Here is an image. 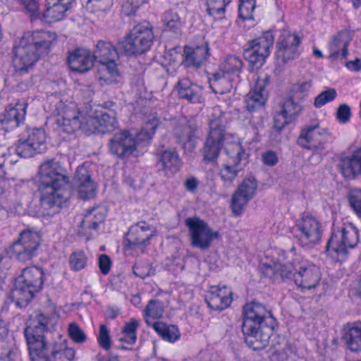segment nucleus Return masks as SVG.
Masks as SVG:
<instances>
[{
    "label": "nucleus",
    "instance_id": "nucleus-10",
    "mask_svg": "<svg viewBox=\"0 0 361 361\" xmlns=\"http://www.w3.org/2000/svg\"><path fill=\"white\" fill-rule=\"evenodd\" d=\"M332 139L331 133L324 128H321L319 123L315 121L305 125L300 130L297 143L301 147L310 150L313 154H319V161L322 154H326L327 144Z\"/></svg>",
    "mask_w": 361,
    "mask_h": 361
},
{
    "label": "nucleus",
    "instance_id": "nucleus-31",
    "mask_svg": "<svg viewBox=\"0 0 361 361\" xmlns=\"http://www.w3.org/2000/svg\"><path fill=\"white\" fill-rule=\"evenodd\" d=\"M183 52L182 65L185 68H199L209 56V47L207 44L195 48L185 47Z\"/></svg>",
    "mask_w": 361,
    "mask_h": 361
},
{
    "label": "nucleus",
    "instance_id": "nucleus-9",
    "mask_svg": "<svg viewBox=\"0 0 361 361\" xmlns=\"http://www.w3.org/2000/svg\"><path fill=\"white\" fill-rule=\"evenodd\" d=\"M153 30L149 21L137 23L120 44V48L128 56H137L148 51L154 40Z\"/></svg>",
    "mask_w": 361,
    "mask_h": 361
},
{
    "label": "nucleus",
    "instance_id": "nucleus-43",
    "mask_svg": "<svg viewBox=\"0 0 361 361\" xmlns=\"http://www.w3.org/2000/svg\"><path fill=\"white\" fill-rule=\"evenodd\" d=\"M164 312V304L161 301L159 300H150L147 305H146L143 314L145 318V322L148 326L150 325V323L148 320V317H152L153 319H159L163 316V313Z\"/></svg>",
    "mask_w": 361,
    "mask_h": 361
},
{
    "label": "nucleus",
    "instance_id": "nucleus-55",
    "mask_svg": "<svg viewBox=\"0 0 361 361\" xmlns=\"http://www.w3.org/2000/svg\"><path fill=\"white\" fill-rule=\"evenodd\" d=\"M294 274L293 259L290 264H277V276L279 275L282 279H290L293 278Z\"/></svg>",
    "mask_w": 361,
    "mask_h": 361
},
{
    "label": "nucleus",
    "instance_id": "nucleus-2",
    "mask_svg": "<svg viewBox=\"0 0 361 361\" xmlns=\"http://www.w3.org/2000/svg\"><path fill=\"white\" fill-rule=\"evenodd\" d=\"M66 171L55 159H47L39 169V186L41 205L44 215L51 216L59 212L66 201L62 189L68 185Z\"/></svg>",
    "mask_w": 361,
    "mask_h": 361
},
{
    "label": "nucleus",
    "instance_id": "nucleus-56",
    "mask_svg": "<svg viewBox=\"0 0 361 361\" xmlns=\"http://www.w3.org/2000/svg\"><path fill=\"white\" fill-rule=\"evenodd\" d=\"M19 1L32 16H39L38 0H19Z\"/></svg>",
    "mask_w": 361,
    "mask_h": 361
},
{
    "label": "nucleus",
    "instance_id": "nucleus-61",
    "mask_svg": "<svg viewBox=\"0 0 361 361\" xmlns=\"http://www.w3.org/2000/svg\"><path fill=\"white\" fill-rule=\"evenodd\" d=\"M12 354V350L10 346H8L7 342L4 340H0V360H7L8 361L11 360V355Z\"/></svg>",
    "mask_w": 361,
    "mask_h": 361
},
{
    "label": "nucleus",
    "instance_id": "nucleus-4",
    "mask_svg": "<svg viewBox=\"0 0 361 361\" xmlns=\"http://www.w3.org/2000/svg\"><path fill=\"white\" fill-rule=\"evenodd\" d=\"M55 39V35L50 32H25L13 50L16 71L20 75L28 73L41 56L48 54Z\"/></svg>",
    "mask_w": 361,
    "mask_h": 361
},
{
    "label": "nucleus",
    "instance_id": "nucleus-21",
    "mask_svg": "<svg viewBox=\"0 0 361 361\" xmlns=\"http://www.w3.org/2000/svg\"><path fill=\"white\" fill-rule=\"evenodd\" d=\"M199 126L194 120L179 123L173 130L177 142L189 151L194 149L199 137Z\"/></svg>",
    "mask_w": 361,
    "mask_h": 361
},
{
    "label": "nucleus",
    "instance_id": "nucleus-5",
    "mask_svg": "<svg viewBox=\"0 0 361 361\" xmlns=\"http://www.w3.org/2000/svg\"><path fill=\"white\" fill-rule=\"evenodd\" d=\"M159 123V119L155 116L148 120L136 136L126 130L116 133L109 141L108 147L110 154L121 159L128 158L135 152L138 145L149 144Z\"/></svg>",
    "mask_w": 361,
    "mask_h": 361
},
{
    "label": "nucleus",
    "instance_id": "nucleus-34",
    "mask_svg": "<svg viewBox=\"0 0 361 361\" xmlns=\"http://www.w3.org/2000/svg\"><path fill=\"white\" fill-rule=\"evenodd\" d=\"M209 87L215 94H224L230 92L233 88V78L224 73H217L209 79Z\"/></svg>",
    "mask_w": 361,
    "mask_h": 361
},
{
    "label": "nucleus",
    "instance_id": "nucleus-30",
    "mask_svg": "<svg viewBox=\"0 0 361 361\" xmlns=\"http://www.w3.org/2000/svg\"><path fill=\"white\" fill-rule=\"evenodd\" d=\"M159 166L160 171L164 176H173L180 168L181 160L175 149H165L158 154Z\"/></svg>",
    "mask_w": 361,
    "mask_h": 361
},
{
    "label": "nucleus",
    "instance_id": "nucleus-62",
    "mask_svg": "<svg viewBox=\"0 0 361 361\" xmlns=\"http://www.w3.org/2000/svg\"><path fill=\"white\" fill-rule=\"evenodd\" d=\"M261 272L265 276L270 279L277 276V264L274 266L264 264L261 267Z\"/></svg>",
    "mask_w": 361,
    "mask_h": 361
},
{
    "label": "nucleus",
    "instance_id": "nucleus-17",
    "mask_svg": "<svg viewBox=\"0 0 361 361\" xmlns=\"http://www.w3.org/2000/svg\"><path fill=\"white\" fill-rule=\"evenodd\" d=\"M293 279L298 287L310 290L318 285L321 279V272L317 266L300 255L293 258Z\"/></svg>",
    "mask_w": 361,
    "mask_h": 361
},
{
    "label": "nucleus",
    "instance_id": "nucleus-37",
    "mask_svg": "<svg viewBox=\"0 0 361 361\" xmlns=\"http://www.w3.org/2000/svg\"><path fill=\"white\" fill-rule=\"evenodd\" d=\"M97 70V78L106 84H112L117 82L116 78L119 76L116 62L99 63Z\"/></svg>",
    "mask_w": 361,
    "mask_h": 361
},
{
    "label": "nucleus",
    "instance_id": "nucleus-44",
    "mask_svg": "<svg viewBox=\"0 0 361 361\" xmlns=\"http://www.w3.org/2000/svg\"><path fill=\"white\" fill-rule=\"evenodd\" d=\"M302 109V106L300 103L295 102L293 97L286 99L280 104V110L289 118V120L293 121L298 116Z\"/></svg>",
    "mask_w": 361,
    "mask_h": 361
},
{
    "label": "nucleus",
    "instance_id": "nucleus-57",
    "mask_svg": "<svg viewBox=\"0 0 361 361\" xmlns=\"http://www.w3.org/2000/svg\"><path fill=\"white\" fill-rule=\"evenodd\" d=\"M98 264L99 269L103 274L106 275L109 274L111 269V260L108 255L105 254L101 255L99 257Z\"/></svg>",
    "mask_w": 361,
    "mask_h": 361
},
{
    "label": "nucleus",
    "instance_id": "nucleus-8",
    "mask_svg": "<svg viewBox=\"0 0 361 361\" xmlns=\"http://www.w3.org/2000/svg\"><path fill=\"white\" fill-rule=\"evenodd\" d=\"M227 120L225 113H214L209 122V133L202 149L203 161L215 164L224 146Z\"/></svg>",
    "mask_w": 361,
    "mask_h": 361
},
{
    "label": "nucleus",
    "instance_id": "nucleus-49",
    "mask_svg": "<svg viewBox=\"0 0 361 361\" xmlns=\"http://www.w3.org/2000/svg\"><path fill=\"white\" fill-rule=\"evenodd\" d=\"M336 96V90L334 88H329L322 92L315 97L314 105L317 108H320L325 105L326 103L334 100Z\"/></svg>",
    "mask_w": 361,
    "mask_h": 361
},
{
    "label": "nucleus",
    "instance_id": "nucleus-20",
    "mask_svg": "<svg viewBox=\"0 0 361 361\" xmlns=\"http://www.w3.org/2000/svg\"><path fill=\"white\" fill-rule=\"evenodd\" d=\"M300 44V39L296 34L283 31L276 43V59L281 61L283 63L295 59L300 54L298 51Z\"/></svg>",
    "mask_w": 361,
    "mask_h": 361
},
{
    "label": "nucleus",
    "instance_id": "nucleus-48",
    "mask_svg": "<svg viewBox=\"0 0 361 361\" xmlns=\"http://www.w3.org/2000/svg\"><path fill=\"white\" fill-rule=\"evenodd\" d=\"M69 264L72 270L80 271L87 264V257L82 251L74 252L69 258Z\"/></svg>",
    "mask_w": 361,
    "mask_h": 361
},
{
    "label": "nucleus",
    "instance_id": "nucleus-53",
    "mask_svg": "<svg viewBox=\"0 0 361 361\" xmlns=\"http://www.w3.org/2000/svg\"><path fill=\"white\" fill-rule=\"evenodd\" d=\"M97 341L99 345L104 350H108L111 348V338L109 336V331L105 324H101L99 326V335Z\"/></svg>",
    "mask_w": 361,
    "mask_h": 361
},
{
    "label": "nucleus",
    "instance_id": "nucleus-24",
    "mask_svg": "<svg viewBox=\"0 0 361 361\" xmlns=\"http://www.w3.org/2000/svg\"><path fill=\"white\" fill-rule=\"evenodd\" d=\"M91 176V171L88 166L82 165L78 167L74 176L73 184L81 199H89L94 195L96 185Z\"/></svg>",
    "mask_w": 361,
    "mask_h": 361
},
{
    "label": "nucleus",
    "instance_id": "nucleus-50",
    "mask_svg": "<svg viewBox=\"0 0 361 361\" xmlns=\"http://www.w3.org/2000/svg\"><path fill=\"white\" fill-rule=\"evenodd\" d=\"M348 200L355 213L361 218V190H352L349 193Z\"/></svg>",
    "mask_w": 361,
    "mask_h": 361
},
{
    "label": "nucleus",
    "instance_id": "nucleus-7",
    "mask_svg": "<svg viewBox=\"0 0 361 361\" xmlns=\"http://www.w3.org/2000/svg\"><path fill=\"white\" fill-rule=\"evenodd\" d=\"M49 318L42 314L32 320L25 329L31 361H54L48 354L44 332L48 329Z\"/></svg>",
    "mask_w": 361,
    "mask_h": 361
},
{
    "label": "nucleus",
    "instance_id": "nucleus-29",
    "mask_svg": "<svg viewBox=\"0 0 361 361\" xmlns=\"http://www.w3.org/2000/svg\"><path fill=\"white\" fill-rule=\"evenodd\" d=\"M231 294V291L226 286L213 287L205 296V301L210 309L221 311L231 305L232 302Z\"/></svg>",
    "mask_w": 361,
    "mask_h": 361
},
{
    "label": "nucleus",
    "instance_id": "nucleus-23",
    "mask_svg": "<svg viewBox=\"0 0 361 361\" xmlns=\"http://www.w3.org/2000/svg\"><path fill=\"white\" fill-rule=\"evenodd\" d=\"M27 104L17 103L15 106L8 105L0 114V123L3 129L9 131L23 123L27 113Z\"/></svg>",
    "mask_w": 361,
    "mask_h": 361
},
{
    "label": "nucleus",
    "instance_id": "nucleus-25",
    "mask_svg": "<svg viewBox=\"0 0 361 361\" xmlns=\"http://www.w3.org/2000/svg\"><path fill=\"white\" fill-rule=\"evenodd\" d=\"M337 169L347 180L355 179L361 176V147L351 155L341 156L338 159Z\"/></svg>",
    "mask_w": 361,
    "mask_h": 361
},
{
    "label": "nucleus",
    "instance_id": "nucleus-58",
    "mask_svg": "<svg viewBox=\"0 0 361 361\" xmlns=\"http://www.w3.org/2000/svg\"><path fill=\"white\" fill-rule=\"evenodd\" d=\"M269 83H270V76L267 74H265V75H262V77L258 78L254 88H255V90H258L259 92H262L263 93L268 94V91L267 90V87L269 85Z\"/></svg>",
    "mask_w": 361,
    "mask_h": 361
},
{
    "label": "nucleus",
    "instance_id": "nucleus-47",
    "mask_svg": "<svg viewBox=\"0 0 361 361\" xmlns=\"http://www.w3.org/2000/svg\"><path fill=\"white\" fill-rule=\"evenodd\" d=\"M238 13L239 16L243 19H252V13L256 7V1L252 0H239Z\"/></svg>",
    "mask_w": 361,
    "mask_h": 361
},
{
    "label": "nucleus",
    "instance_id": "nucleus-28",
    "mask_svg": "<svg viewBox=\"0 0 361 361\" xmlns=\"http://www.w3.org/2000/svg\"><path fill=\"white\" fill-rule=\"evenodd\" d=\"M73 0H45L43 20L49 23L59 21L65 17Z\"/></svg>",
    "mask_w": 361,
    "mask_h": 361
},
{
    "label": "nucleus",
    "instance_id": "nucleus-14",
    "mask_svg": "<svg viewBox=\"0 0 361 361\" xmlns=\"http://www.w3.org/2000/svg\"><path fill=\"white\" fill-rule=\"evenodd\" d=\"M274 42L273 33L267 31L261 37L247 42V47L244 49L243 56L249 63L252 71L259 69L264 63Z\"/></svg>",
    "mask_w": 361,
    "mask_h": 361
},
{
    "label": "nucleus",
    "instance_id": "nucleus-16",
    "mask_svg": "<svg viewBox=\"0 0 361 361\" xmlns=\"http://www.w3.org/2000/svg\"><path fill=\"white\" fill-rule=\"evenodd\" d=\"M185 224L188 228L190 244L193 247L207 250L212 241L220 237L219 231L212 230L204 220L197 216L187 218Z\"/></svg>",
    "mask_w": 361,
    "mask_h": 361
},
{
    "label": "nucleus",
    "instance_id": "nucleus-54",
    "mask_svg": "<svg viewBox=\"0 0 361 361\" xmlns=\"http://www.w3.org/2000/svg\"><path fill=\"white\" fill-rule=\"evenodd\" d=\"M292 122V120H289V118L279 110L274 117V128L278 133H281L287 125Z\"/></svg>",
    "mask_w": 361,
    "mask_h": 361
},
{
    "label": "nucleus",
    "instance_id": "nucleus-13",
    "mask_svg": "<svg viewBox=\"0 0 361 361\" xmlns=\"http://www.w3.org/2000/svg\"><path fill=\"white\" fill-rule=\"evenodd\" d=\"M291 233L302 247L310 248L320 242L323 229L316 217L304 214L292 227Z\"/></svg>",
    "mask_w": 361,
    "mask_h": 361
},
{
    "label": "nucleus",
    "instance_id": "nucleus-52",
    "mask_svg": "<svg viewBox=\"0 0 361 361\" xmlns=\"http://www.w3.org/2000/svg\"><path fill=\"white\" fill-rule=\"evenodd\" d=\"M351 108L346 104H341L336 111V118L341 124L348 123L351 118Z\"/></svg>",
    "mask_w": 361,
    "mask_h": 361
},
{
    "label": "nucleus",
    "instance_id": "nucleus-42",
    "mask_svg": "<svg viewBox=\"0 0 361 361\" xmlns=\"http://www.w3.org/2000/svg\"><path fill=\"white\" fill-rule=\"evenodd\" d=\"M75 355V350L67 346V341L66 339L60 343H55L51 351V358H53L54 361H56L57 359H61L62 357L66 358L68 361H72Z\"/></svg>",
    "mask_w": 361,
    "mask_h": 361
},
{
    "label": "nucleus",
    "instance_id": "nucleus-26",
    "mask_svg": "<svg viewBox=\"0 0 361 361\" xmlns=\"http://www.w3.org/2000/svg\"><path fill=\"white\" fill-rule=\"evenodd\" d=\"M67 63L73 71L83 73L92 68L94 57L90 50L76 48L69 52Z\"/></svg>",
    "mask_w": 361,
    "mask_h": 361
},
{
    "label": "nucleus",
    "instance_id": "nucleus-32",
    "mask_svg": "<svg viewBox=\"0 0 361 361\" xmlns=\"http://www.w3.org/2000/svg\"><path fill=\"white\" fill-rule=\"evenodd\" d=\"M92 56L94 61L99 63L116 62L118 52L111 42L100 40L96 44Z\"/></svg>",
    "mask_w": 361,
    "mask_h": 361
},
{
    "label": "nucleus",
    "instance_id": "nucleus-59",
    "mask_svg": "<svg viewBox=\"0 0 361 361\" xmlns=\"http://www.w3.org/2000/svg\"><path fill=\"white\" fill-rule=\"evenodd\" d=\"M139 326V321L135 319H131L128 323H126L122 329V333L130 334V336L137 335V329Z\"/></svg>",
    "mask_w": 361,
    "mask_h": 361
},
{
    "label": "nucleus",
    "instance_id": "nucleus-1",
    "mask_svg": "<svg viewBox=\"0 0 361 361\" xmlns=\"http://www.w3.org/2000/svg\"><path fill=\"white\" fill-rule=\"evenodd\" d=\"M54 106L53 114L56 116L55 122L60 130L66 133L71 134L77 130H81L88 135L106 133L114 130L118 126L114 111L93 116L79 111L73 104L66 106L61 101L57 102Z\"/></svg>",
    "mask_w": 361,
    "mask_h": 361
},
{
    "label": "nucleus",
    "instance_id": "nucleus-36",
    "mask_svg": "<svg viewBox=\"0 0 361 361\" xmlns=\"http://www.w3.org/2000/svg\"><path fill=\"white\" fill-rule=\"evenodd\" d=\"M154 331L165 341L173 343L180 336L178 327L175 325H167L163 322L152 324Z\"/></svg>",
    "mask_w": 361,
    "mask_h": 361
},
{
    "label": "nucleus",
    "instance_id": "nucleus-33",
    "mask_svg": "<svg viewBox=\"0 0 361 361\" xmlns=\"http://www.w3.org/2000/svg\"><path fill=\"white\" fill-rule=\"evenodd\" d=\"M348 33L345 31L338 32L336 35L334 36L329 44V57L331 59H336L339 56H341L342 58L345 59L348 55Z\"/></svg>",
    "mask_w": 361,
    "mask_h": 361
},
{
    "label": "nucleus",
    "instance_id": "nucleus-3",
    "mask_svg": "<svg viewBox=\"0 0 361 361\" xmlns=\"http://www.w3.org/2000/svg\"><path fill=\"white\" fill-rule=\"evenodd\" d=\"M242 331L245 342L254 350H262L269 343L276 321L262 303L256 301L243 307Z\"/></svg>",
    "mask_w": 361,
    "mask_h": 361
},
{
    "label": "nucleus",
    "instance_id": "nucleus-64",
    "mask_svg": "<svg viewBox=\"0 0 361 361\" xmlns=\"http://www.w3.org/2000/svg\"><path fill=\"white\" fill-rule=\"evenodd\" d=\"M198 181L195 177L188 178L185 182V186L188 191L194 192L197 190Z\"/></svg>",
    "mask_w": 361,
    "mask_h": 361
},
{
    "label": "nucleus",
    "instance_id": "nucleus-46",
    "mask_svg": "<svg viewBox=\"0 0 361 361\" xmlns=\"http://www.w3.org/2000/svg\"><path fill=\"white\" fill-rule=\"evenodd\" d=\"M133 271L135 276L142 279L154 274L152 264L147 260L137 262L133 267Z\"/></svg>",
    "mask_w": 361,
    "mask_h": 361
},
{
    "label": "nucleus",
    "instance_id": "nucleus-18",
    "mask_svg": "<svg viewBox=\"0 0 361 361\" xmlns=\"http://www.w3.org/2000/svg\"><path fill=\"white\" fill-rule=\"evenodd\" d=\"M225 150L229 160L227 164L223 165L219 173L224 183L223 186L228 189L233 185L234 180L238 175L240 170L239 165L240 161L245 158V152L240 143L230 144Z\"/></svg>",
    "mask_w": 361,
    "mask_h": 361
},
{
    "label": "nucleus",
    "instance_id": "nucleus-38",
    "mask_svg": "<svg viewBox=\"0 0 361 361\" xmlns=\"http://www.w3.org/2000/svg\"><path fill=\"white\" fill-rule=\"evenodd\" d=\"M106 212L103 207H93L90 209L85 217L83 224L92 230H97L99 224L102 223L105 219Z\"/></svg>",
    "mask_w": 361,
    "mask_h": 361
},
{
    "label": "nucleus",
    "instance_id": "nucleus-60",
    "mask_svg": "<svg viewBox=\"0 0 361 361\" xmlns=\"http://www.w3.org/2000/svg\"><path fill=\"white\" fill-rule=\"evenodd\" d=\"M87 2H93V6L102 11H109L113 5V0H87Z\"/></svg>",
    "mask_w": 361,
    "mask_h": 361
},
{
    "label": "nucleus",
    "instance_id": "nucleus-22",
    "mask_svg": "<svg viewBox=\"0 0 361 361\" xmlns=\"http://www.w3.org/2000/svg\"><path fill=\"white\" fill-rule=\"evenodd\" d=\"M257 187L254 178L245 179L233 194L231 200L233 212L235 215L241 214L244 207L253 197Z\"/></svg>",
    "mask_w": 361,
    "mask_h": 361
},
{
    "label": "nucleus",
    "instance_id": "nucleus-12",
    "mask_svg": "<svg viewBox=\"0 0 361 361\" xmlns=\"http://www.w3.org/2000/svg\"><path fill=\"white\" fill-rule=\"evenodd\" d=\"M359 241L358 230L353 224L334 228L327 242L326 252L331 257H345L349 248H354Z\"/></svg>",
    "mask_w": 361,
    "mask_h": 361
},
{
    "label": "nucleus",
    "instance_id": "nucleus-40",
    "mask_svg": "<svg viewBox=\"0 0 361 361\" xmlns=\"http://www.w3.org/2000/svg\"><path fill=\"white\" fill-rule=\"evenodd\" d=\"M162 20L165 27L169 30L176 34L180 32L183 23L176 9L166 11L164 13Z\"/></svg>",
    "mask_w": 361,
    "mask_h": 361
},
{
    "label": "nucleus",
    "instance_id": "nucleus-45",
    "mask_svg": "<svg viewBox=\"0 0 361 361\" xmlns=\"http://www.w3.org/2000/svg\"><path fill=\"white\" fill-rule=\"evenodd\" d=\"M231 0H207V12L214 18H222Z\"/></svg>",
    "mask_w": 361,
    "mask_h": 361
},
{
    "label": "nucleus",
    "instance_id": "nucleus-6",
    "mask_svg": "<svg viewBox=\"0 0 361 361\" xmlns=\"http://www.w3.org/2000/svg\"><path fill=\"white\" fill-rule=\"evenodd\" d=\"M44 272L42 267L30 266L24 268L14 283L8 298L16 307H25L43 288Z\"/></svg>",
    "mask_w": 361,
    "mask_h": 361
},
{
    "label": "nucleus",
    "instance_id": "nucleus-15",
    "mask_svg": "<svg viewBox=\"0 0 361 361\" xmlns=\"http://www.w3.org/2000/svg\"><path fill=\"white\" fill-rule=\"evenodd\" d=\"M47 136L42 128H27L19 135L16 145V153L21 157H32L47 149Z\"/></svg>",
    "mask_w": 361,
    "mask_h": 361
},
{
    "label": "nucleus",
    "instance_id": "nucleus-11",
    "mask_svg": "<svg viewBox=\"0 0 361 361\" xmlns=\"http://www.w3.org/2000/svg\"><path fill=\"white\" fill-rule=\"evenodd\" d=\"M40 243V234L37 231L27 229L20 233L17 240L6 251L10 258L25 263L37 256Z\"/></svg>",
    "mask_w": 361,
    "mask_h": 361
},
{
    "label": "nucleus",
    "instance_id": "nucleus-51",
    "mask_svg": "<svg viewBox=\"0 0 361 361\" xmlns=\"http://www.w3.org/2000/svg\"><path fill=\"white\" fill-rule=\"evenodd\" d=\"M70 338L77 343H83L87 340V336L76 323H71L68 327Z\"/></svg>",
    "mask_w": 361,
    "mask_h": 361
},
{
    "label": "nucleus",
    "instance_id": "nucleus-41",
    "mask_svg": "<svg viewBox=\"0 0 361 361\" xmlns=\"http://www.w3.org/2000/svg\"><path fill=\"white\" fill-rule=\"evenodd\" d=\"M243 65V61L238 56L230 55L226 58L221 65V71L222 73L226 75L238 78L242 71Z\"/></svg>",
    "mask_w": 361,
    "mask_h": 361
},
{
    "label": "nucleus",
    "instance_id": "nucleus-39",
    "mask_svg": "<svg viewBox=\"0 0 361 361\" xmlns=\"http://www.w3.org/2000/svg\"><path fill=\"white\" fill-rule=\"evenodd\" d=\"M268 94L259 92L255 88L253 89L247 95L245 100L246 108L249 111H255L262 109L267 100Z\"/></svg>",
    "mask_w": 361,
    "mask_h": 361
},
{
    "label": "nucleus",
    "instance_id": "nucleus-63",
    "mask_svg": "<svg viewBox=\"0 0 361 361\" xmlns=\"http://www.w3.org/2000/svg\"><path fill=\"white\" fill-rule=\"evenodd\" d=\"M262 160L267 166H274L278 162V157L275 152L267 151L263 154Z\"/></svg>",
    "mask_w": 361,
    "mask_h": 361
},
{
    "label": "nucleus",
    "instance_id": "nucleus-27",
    "mask_svg": "<svg viewBox=\"0 0 361 361\" xmlns=\"http://www.w3.org/2000/svg\"><path fill=\"white\" fill-rule=\"evenodd\" d=\"M178 97L192 104L202 103L204 100L202 86L187 78L179 79L176 84Z\"/></svg>",
    "mask_w": 361,
    "mask_h": 361
},
{
    "label": "nucleus",
    "instance_id": "nucleus-19",
    "mask_svg": "<svg viewBox=\"0 0 361 361\" xmlns=\"http://www.w3.org/2000/svg\"><path fill=\"white\" fill-rule=\"evenodd\" d=\"M155 234L154 227L144 221L138 222L130 226L126 235L127 246L131 250L139 249L143 252Z\"/></svg>",
    "mask_w": 361,
    "mask_h": 361
},
{
    "label": "nucleus",
    "instance_id": "nucleus-35",
    "mask_svg": "<svg viewBox=\"0 0 361 361\" xmlns=\"http://www.w3.org/2000/svg\"><path fill=\"white\" fill-rule=\"evenodd\" d=\"M343 339L351 351H361V322H356L347 329L343 335Z\"/></svg>",
    "mask_w": 361,
    "mask_h": 361
}]
</instances>
